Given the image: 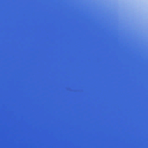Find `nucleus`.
<instances>
[{
  "instance_id": "nucleus-1",
  "label": "nucleus",
  "mask_w": 148,
  "mask_h": 148,
  "mask_svg": "<svg viewBox=\"0 0 148 148\" xmlns=\"http://www.w3.org/2000/svg\"><path fill=\"white\" fill-rule=\"evenodd\" d=\"M0 65H81V64H0Z\"/></svg>"
},
{
  "instance_id": "nucleus-2",
  "label": "nucleus",
  "mask_w": 148,
  "mask_h": 148,
  "mask_svg": "<svg viewBox=\"0 0 148 148\" xmlns=\"http://www.w3.org/2000/svg\"><path fill=\"white\" fill-rule=\"evenodd\" d=\"M0 67H26V65H0Z\"/></svg>"
}]
</instances>
